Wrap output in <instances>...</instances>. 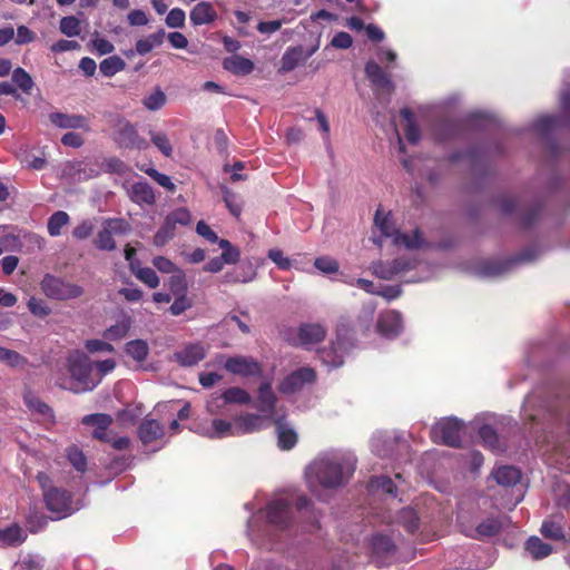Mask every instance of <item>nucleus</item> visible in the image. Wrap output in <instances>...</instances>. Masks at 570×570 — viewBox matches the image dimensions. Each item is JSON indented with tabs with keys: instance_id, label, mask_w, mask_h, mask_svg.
Segmentation results:
<instances>
[{
	"instance_id": "aec40b11",
	"label": "nucleus",
	"mask_w": 570,
	"mask_h": 570,
	"mask_svg": "<svg viewBox=\"0 0 570 570\" xmlns=\"http://www.w3.org/2000/svg\"><path fill=\"white\" fill-rule=\"evenodd\" d=\"M49 119L52 125L62 129H83L88 130V120L81 115L51 112Z\"/></svg>"
},
{
	"instance_id": "473e14b6",
	"label": "nucleus",
	"mask_w": 570,
	"mask_h": 570,
	"mask_svg": "<svg viewBox=\"0 0 570 570\" xmlns=\"http://www.w3.org/2000/svg\"><path fill=\"white\" fill-rule=\"evenodd\" d=\"M495 481L503 487H511L517 484L521 479L520 471L511 465L499 466L493 472Z\"/></svg>"
},
{
	"instance_id": "39448f33",
	"label": "nucleus",
	"mask_w": 570,
	"mask_h": 570,
	"mask_svg": "<svg viewBox=\"0 0 570 570\" xmlns=\"http://www.w3.org/2000/svg\"><path fill=\"white\" fill-rule=\"evenodd\" d=\"M37 478L43 489L47 508L56 514L57 519L70 515L77 510V508L72 505L70 495L66 491L56 488L46 489L50 481L46 473L40 472Z\"/></svg>"
},
{
	"instance_id": "a19ab883",
	"label": "nucleus",
	"mask_w": 570,
	"mask_h": 570,
	"mask_svg": "<svg viewBox=\"0 0 570 570\" xmlns=\"http://www.w3.org/2000/svg\"><path fill=\"white\" fill-rule=\"evenodd\" d=\"M166 100L167 97L165 92L159 87H156L151 92L144 97L141 104L146 109L157 111L165 106Z\"/></svg>"
},
{
	"instance_id": "423d86ee",
	"label": "nucleus",
	"mask_w": 570,
	"mask_h": 570,
	"mask_svg": "<svg viewBox=\"0 0 570 570\" xmlns=\"http://www.w3.org/2000/svg\"><path fill=\"white\" fill-rule=\"evenodd\" d=\"M250 401L252 396L246 390L233 386L220 393H213L206 402V410L210 415H220L225 413L228 404L245 405Z\"/></svg>"
},
{
	"instance_id": "603ef678",
	"label": "nucleus",
	"mask_w": 570,
	"mask_h": 570,
	"mask_svg": "<svg viewBox=\"0 0 570 570\" xmlns=\"http://www.w3.org/2000/svg\"><path fill=\"white\" fill-rule=\"evenodd\" d=\"M150 139L153 144L159 149V151L166 156L170 157L173 155V146L169 141L167 134L163 131H149Z\"/></svg>"
},
{
	"instance_id": "9d476101",
	"label": "nucleus",
	"mask_w": 570,
	"mask_h": 570,
	"mask_svg": "<svg viewBox=\"0 0 570 570\" xmlns=\"http://www.w3.org/2000/svg\"><path fill=\"white\" fill-rule=\"evenodd\" d=\"M417 261L414 258L401 257L392 262L377 261L370 266L371 272L379 278L393 279L403 276L406 272L414 269Z\"/></svg>"
},
{
	"instance_id": "9b49d317",
	"label": "nucleus",
	"mask_w": 570,
	"mask_h": 570,
	"mask_svg": "<svg viewBox=\"0 0 570 570\" xmlns=\"http://www.w3.org/2000/svg\"><path fill=\"white\" fill-rule=\"evenodd\" d=\"M316 373L309 366L299 367L284 377L278 389L284 394H294L303 390L306 385L314 383Z\"/></svg>"
},
{
	"instance_id": "b1692460",
	"label": "nucleus",
	"mask_w": 570,
	"mask_h": 570,
	"mask_svg": "<svg viewBox=\"0 0 570 570\" xmlns=\"http://www.w3.org/2000/svg\"><path fill=\"white\" fill-rule=\"evenodd\" d=\"M276 395L268 382H264L258 387L257 405L258 411L267 417L275 414Z\"/></svg>"
},
{
	"instance_id": "5fc2aeb1",
	"label": "nucleus",
	"mask_w": 570,
	"mask_h": 570,
	"mask_svg": "<svg viewBox=\"0 0 570 570\" xmlns=\"http://www.w3.org/2000/svg\"><path fill=\"white\" fill-rule=\"evenodd\" d=\"M59 28L67 37H76L80 33V21L73 16L63 17L60 20Z\"/></svg>"
},
{
	"instance_id": "393cba45",
	"label": "nucleus",
	"mask_w": 570,
	"mask_h": 570,
	"mask_svg": "<svg viewBox=\"0 0 570 570\" xmlns=\"http://www.w3.org/2000/svg\"><path fill=\"white\" fill-rule=\"evenodd\" d=\"M217 18V12L210 2H198L190 11L189 19L194 26L212 23Z\"/></svg>"
},
{
	"instance_id": "4468645a",
	"label": "nucleus",
	"mask_w": 570,
	"mask_h": 570,
	"mask_svg": "<svg viewBox=\"0 0 570 570\" xmlns=\"http://www.w3.org/2000/svg\"><path fill=\"white\" fill-rule=\"evenodd\" d=\"M402 314L395 309H389L380 313L376 322V331L384 338H395L403 331Z\"/></svg>"
},
{
	"instance_id": "bf43d9fd",
	"label": "nucleus",
	"mask_w": 570,
	"mask_h": 570,
	"mask_svg": "<svg viewBox=\"0 0 570 570\" xmlns=\"http://www.w3.org/2000/svg\"><path fill=\"white\" fill-rule=\"evenodd\" d=\"M67 458L77 471L83 472L86 470L87 461L83 453L79 449L75 446L69 448Z\"/></svg>"
},
{
	"instance_id": "8fccbe9b",
	"label": "nucleus",
	"mask_w": 570,
	"mask_h": 570,
	"mask_svg": "<svg viewBox=\"0 0 570 570\" xmlns=\"http://www.w3.org/2000/svg\"><path fill=\"white\" fill-rule=\"evenodd\" d=\"M371 446L376 455L385 456L392 448V441L385 433L377 432L371 440Z\"/></svg>"
},
{
	"instance_id": "e2e57ef3",
	"label": "nucleus",
	"mask_w": 570,
	"mask_h": 570,
	"mask_svg": "<svg viewBox=\"0 0 570 570\" xmlns=\"http://www.w3.org/2000/svg\"><path fill=\"white\" fill-rule=\"evenodd\" d=\"M267 256L279 269L287 271L292 267V261L278 248L269 249Z\"/></svg>"
},
{
	"instance_id": "5701e85b",
	"label": "nucleus",
	"mask_w": 570,
	"mask_h": 570,
	"mask_svg": "<svg viewBox=\"0 0 570 570\" xmlns=\"http://www.w3.org/2000/svg\"><path fill=\"white\" fill-rule=\"evenodd\" d=\"M82 424L95 426L94 436L101 441H109L108 428L112 423V417L109 414L95 413L82 417Z\"/></svg>"
},
{
	"instance_id": "4d7b16f0",
	"label": "nucleus",
	"mask_w": 570,
	"mask_h": 570,
	"mask_svg": "<svg viewBox=\"0 0 570 570\" xmlns=\"http://www.w3.org/2000/svg\"><path fill=\"white\" fill-rule=\"evenodd\" d=\"M255 276H256L255 272L242 274L238 271L234 269V271L225 273L223 275L222 282L225 284L249 283L255 278Z\"/></svg>"
},
{
	"instance_id": "20e7f679",
	"label": "nucleus",
	"mask_w": 570,
	"mask_h": 570,
	"mask_svg": "<svg viewBox=\"0 0 570 570\" xmlns=\"http://www.w3.org/2000/svg\"><path fill=\"white\" fill-rule=\"evenodd\" d=\"M375 226L386 238H391L395 246L406 249H420L426 245V242L420 229H413L410 233L400 232L395 228L390 213L385 214L377 209L374 218Z\"/></svg>"
},
{
	"instance_id": "c85d7f7f",
	"label": "nucleus",
	"mask_w": 570,
	"mask_h": 570,
	"mask_svg": "<svg viewBox=\"0 0 570 570\" xmlns=\"http://www.w3.org/2000/svg\"><path fill=\"white\" fill-rule=\"evenodd\" d=\"M139 438L144 444L160 440L165 432L163 425L154 419L145 420L138 430Z\"/></svg>"
},
{
	"instance_id": "3c124183",
	"label": "nucleus",
	"mask_w": 570,
	"mask_h": 570,
	"mask_svg": "<svg viewBox=\"0 0 570 570\" xmlns=\"http://www.w3.org/2000/svg\"><path fill=\"white\" fill-rule=\"evenodd\" d=\"M175 230H176V226L169 219L165 218L163 226L158 229V232L154 236V244L157 247H163L171 238H174Z\"/></svg>"
},
{
	"instance_id": "052dcab7",
	"label": "nucleus",
	"mask_w": 570,
	"mask_h": 570,
	"mask_svg": "<svg viewBox=\"0 0 570 570\" xmlns=\"http://www.w3.org/2000/svg\"><path fill=\"white\" fill-rule=\"evenodd\" d=\"M479 434L487 446L494 451L499 450L498 435L493 428L490 425H483L481 426Z\"/></svg>"
},
{
	"instance_id": "a18cd8bd",
	"label": "nucleus",
	"mask_w": 570,
	"mask_h": 570,
	"mask_svg": "<svg viewBox=\"0 0 570 570\" xmlns=\"http://www.w3.org/2000/svg\"><path fill=\"white\" fill-rule=\"evenodd\" d=\"M402 118L406 121L405 137L411 144H416L421 138V131L414 121L413 114L410 109L401 110Z\"/></svg>"
},
{
	"instance_id": "f257e3e1",
	"label": "nucleus",
	"mask_w": 570,
	"mask_h": 570,
	"mask_svg": "<svg viewBox=\"0 0 570 570\" xmlns=\"http://www.w3.org/2000/svg\"><path fill=\"white\" fill-rule=\"evenodd\" d=\"M356 468V458L348 451H330L318 455L306 469L308 489L320 499L325 491L344 487Z\"/></svg>"
},
{
	"instance_id": "c03bdc74",
	"label": "nucleus",
	"mask_w": 570,
	"mask_h": 570,
	"mask_svg": "<svg viewBox=\"0 0 570 570\" xmlns=\"http://www.w3.org/2000/svg\"><path fill=\"white\" fill-rule=\"evenodd\" d=\"M17 157L23 166L36 170L42 169L47 164V160L42 155H32L27 148H21L18 151Z\"/></svg>"
},
{
	"instance_id": "0eeeda50",
	"label": "nucleus",
	"mask_w": 570,
	"mask_h": 570,
	"mask_svg": "<svg viewBox=\"0 0 570 570\" xmlns=\"http://www.w3.org/2000/svg\"><path fill=\"white\" fill-rule=\"evenodd\" d=\"M352 334L345 326L337 328L336 342L320 352V358L328 368H336L344 362V355L353 346Z\"/></svg>"
},
{
	"instance_id": "6ab92c4d",
	"label": "nucleus",
	"mask_w": 570,
	"mask_h": 570,
	"mask_svg": "<svg viewBox=\"0 0 570 570\" xmlns=\"http://www.w3.org/2000/svg\"><path fill=\"white\" fill-rule=\"evenodd\" d=\"M566 527L567 524L562 515H552L542 522L541 534L550 540L568 542L570 541V533Z\"/></svg>"
},
{
	"instance_id": "a211bd4d",
	"label": "nucleus",
	"mask_w": 570,
	"mask_h": 570,
	"mask_svg": "<svg viewBox=\"0 0 570 570\" xmlns=\"http://www.w3.org/2000/svg\"><path fill=\"white\" fill-rule=\"evenodd\" d=\"M196 432L209 439H225L235 435L234 419L227 421L216 417L210 424L197 425Z\"/></svg>"
},
{
	"instance_id": "412c9836",
	"label": "nucleus",
	"mask_w": 570,
	"mask_h": 570,
	"mask_svg": "<svg viewBox=\"0 0 570 570\" xmlns=\"http://www.w3.org/2000/svg\"><path fill=\"white\" fill-rule=\"evenodd\" d=\"M365 73L375 90L391 92L393 83L385 71L375 61H368L365 66Z\"/></svg>"
},
{
	"instance_id": "4be33fe9",
	"label": "nucleus",
	"mask_w": 570,
	"mask_h": 570,
	"mask_svg": "<svg viewBox=\"0 0 570 570\" xmlns=\"http://www.w3.org/2000/svg\"><path fill=\"white\" fill-rule=\"evenodd\" d=\"M206 356V350L202 344H188L180 351H177L174 355L176 362L181 366H193L204 360Z\"/></svg>"
},
{
	"instance_id": "f03ea898",
	"label": "nucleus",
	"mask_w": 570,
	"mask_h": 570,
	"mask_svg": "<svg viewBox=\"0 0 570 570\" xmlns=\"http://www.w3.org/2000/svg\"><path fill=\"white\" fill-rule=\"evenodd\" d=\"M264 513L258 511L247 523V535L258 547L269 548L267 537L269 529H285L292 520L291 503L286 498L279 497L272 500L267 505L266 521H263Z\"/></svg>"
},
{
	"instance_id": "e433bc0d",
	"label": "nucleus",
	"mask_w": 570,
	"mask_h": 570,
	"mask_svg": "<svg viewBox=\"0 0 570 570\" xmlns=\"http://www.w3.org/2000/svg\"><path fill=\"white\" fill-rule=\"evenodd\" d=\"M131 326V320L128 316H122L115 325H111L104 332V337L110 341L121 340L127 335Z\"/></svg>"
},
{
	"instance_id": "13d9d810",
	"label": "nucleus",
	"mask_w": 570,
	"mask_h": 570,
	"mask_svg": "<svg viewBox=\"0 0 570 570\" xmlns=\"http://www.w3.org/2000/svg\"><path fill=\"white\" fill-rule=\"evenodd\" d=\"M314 266L323 274H334L338 271L337 261L328 256L317 257Z\"/></svg>"
},
{
	"instance_id": "69168bd1",
	"label": "nucleus",
	"mask_w": 570,
	"mask_h": 570,
	"mask_svg": "<svg viewBox=\"0 0 570 570\" xmlns=\"http://www.w3.org/2000/svg\"><path fill=\"white\" fill-rule=\"evenodd\" d=\"M95 229V224L90 219L82 220L80 224H78L73 230L72 236L76 239L82 240L88 238Z\"/></svg>"
},
{
	"instance_id": "2eb2a0df",
	"label": "nucleus",
	"mask_w": 570,
	"mask_h": 570,
	"mask_svg": "<svg viewBox=\"0 0 570 570\" xmlns=\"http://www.w3.org/2000/svg\"><path fill=\"white\" fill-rule=\"evenodd\" d=\"M326 336V328L316 323L302 324L292 336L293 344L311 348L313 345L322 342Z\"/></svg>"
},
{
	"instance_id": "6e6552de",
	"label": "nucleus",
	"mask_w": 570,
	"mask_h": 570,
	"mask_svg": "<svg viewBox=\"0 0 570 570\" xmlns=\"http://www.w3.org/2000/svg\"><path fill=\"white\" fill-rule=\"evenodd\" d=\"M41 289L45 295L53 299H71L82 295V288L53 275L47 274L41 281Z\"/></svg>"
},
{
	"instance_id": "864d4df0",
	"label": "nucleus",
	"mask_w": 570,
	"mask_h": 570,
	"mask_svg": "<svg viewBox=\"0 0 570 570\" xmlns=\"http://www.w3.org/2000/svg\"><path fill=\"white\" fill-rule=\"evenodd\" d=\"M135 276L150 288H156L159 285V277L156 272L150 267L132 268Z\"/></svg>"
},
{
	"instance_id": "f3484780",
	"label": "nucleus",
	"mask_w": 570,
	"mask_h": 570,
	"mask_svg": "<svg viewBox=\"0 0 570 570\" xmlns=\"http://www.w3.org/2000/svg\"><path fill=\"white\" fill-rule=\"evenodd\" d=\"M266 417L264 414H255L243 412L238 415H235L234 426H235V435L242 436L245 434H252L263 430L266 426Z\"/></svg>"
},
{
	"instance_id": "f704fd0d",
	"label": "nucleus",
	"mask_w": 570,
	"mask_h": 570,
	"mask_svg": "<svg viewBox=\"0 0 570 570\" xmlns=\"http://www.w3.org/2000/svg\"><path fill=\"white\" fill-rule=\"evenodd\" d=\"M154 266L161 273L173 274V281H178L180 285L184 282V272L178 268L170 259L164 256H157L153 259Z\"/></svg>"
},
{
	"instance_id": "7c9ffc66",
	"label": "nucleus",
	"mask_w": 570,
	"mask_h": 570,
	"mask_svg": "<svg viewBox=\"0 0 570 570\" xmlns=\"http://www.w3.org/2000/svg\"><path fill=\"white\" fill-rule=\"evenodd\" d=\"M277 443L282 450H291L297 442L295 430L282 420L276 421Z\"/></svg>"
},
{
	"instance_id": "338daca9",
	"label": "nucleus",
	"mask_w": 570,
	"mask_h": 570,
	"mask_svg": "<svg viewBox=\"0 0 570 570\" xmlns=\"http://www.w3.org/2000/svg\"><path fill=\"white\" fill-rule=\"evenodd\" d=\"M371 490H382L387 494H394V484L387 476H376L370 482Z\"/></svg>"
},
{
	"instance_id": "a878e982",
	"label": "nucleus",
	"mask_w": 570,
	"mask_h": 570,
	"mask_svg": "<svg viewBox=\"0 0 570 570\" xmlns=\"http://www.w3.org/2000/svg\"><path fill=\"white\" fill-rule=\"evenodd\" d=\"M317 47H314L308 52H304V49L301 46L288 48L283 57H282V70L283 71H292L294 70L298 63L303 60L309 58L315 51Z\"/></svg>"
},
{
	"instance_id": "4c0bfd02",
	"label": "nucleus",
	"mask_w": 570,
	"mask_h": 570,
	"mask_svg": "<svg viewBox=\"0 0 570 570\" xmlns=\"http://www.w3.org/2000/svg\"><path fill=\"white\" fill-rule=\"evenodd\" d=\"M395 523L402 525L405 531L412 533L419 529V518L412 508L402 509L395 518Z\"/></svg>"
},
{
	"instance_id": "de8ad7c7",
	"label": "nucleus",
	"mask_w": 570,
	"mask_h": 570,
	"mask_svg": "<svg viewBox=\"0 0 570 570\" xmlns=\"http://www.w3.org/2000/svg\"><path fill=\"white\" fill-rule=\"evenodd\" d=\"M26 540V533L18 525L0 530V541L8 546L20 544Z\"/></svg>"
},
{
	"instance_id": "680f3d73",
	"label": "nucleus",
	"mask_w": 570,
	"mask_h": 570,
	"mask_svg": "<svg viewBox=\"0 0 570 570\" xmlns=\"http://www.w3.org/2000/svg\"><path fill=\"white\" fill-rule=\"evenodd\" d=\"M185 20V11L180 8H174L168 12L165 22L169 28H183Z\"/></svg>"
},
{
	"instance_id": "774afa93",
	"label": "nucleus",
	"mask_w": 570,
	"mask_h": 570,
	"mask_svg": "<svg viewBox=\"0 0 570 570\" xmlns=\"http://www.w3.org/2000/svg\"><path fill=\"white\" fill-rule=\"evenodd\" d=\"M116 367V362L112 358H107L104 361L94 362V371L95 376L99 377V382L101 379L112 372Z\"/></svg>"
},
{
	"instance_id": "f8f14e48",
	"label": "nucleus",
	"mask_w": 570,
	"mask_h": 570,
	"mask_svg": "<svg viewBox=\"0 0 570 570\" xmlns=\"http://www.w3.org/2000/svg\"><path fill=\"white\" fill-rule=\"evenodd\" d=\"M116 142L127 149H145L147 142L141 138L136 127L127 119L120 118L116 125L115 131Z\"/></svg>"
},
{
	"instance_id": "6e6d98bb",
	"label": "nucleus",
	"mask_w": 570,
	"mask_h": 570,
	"mask_svg": "<svg viewBox=\"0 0 570 570\" xmlns=\"http://www.w3.org/2000/svg\"><path fill=\"white\" fill-rule=\"evenodd\" d=\"M223 198L230 214L238 217L242 213V204L238 196L228 188H223Z\"/></svg>"
},
{
	"instance_id": "ea45409f",
	"label": "nucleus",
	"mask_w": 570,
	"mask_h": 570,
	"mask_svg": "<svg viewBox=\"0 0 570 570\" xmlns=\"http://www.w3.org/2000/svg\"><path fill=\"white\" fill-rule=\"evenodd\" d=\"M0 362L6 363L12 368H23L28 365V360L20 353L0 346Z\"/></svg>"
},
{
	"instance_id": "c756f323",
	"label": "nucleus",
	"mask_w": 570,
	"mask_h": 570,
	"mask_svg": "<svg viewBox=\"0 0 570 570\" xmlns=\"http://www.w3.org/2000/svg\"><path fill=\"white\" fill-rule=\"evenodd\" d=\"M223 67L236 76H246L254 70V62L242 56L233 55L224 59Z\"/></svg>"
},
{
	"instance_id": "ddd939ff",
	"label": "nucleus",
	"mask_w": 570,
	"mask_h": 570,
	"mask_svg": "<svg viewBox=\"0 0 570 570\" xmlns=\"http://www.w3.org/2000/svg\"><path fill=\"white\" fill-rule=\"evenodd\" d=\"M128 232V224L122 219H108L104 223L101 230L95 238V245L101 250H114L116 243L115 235H122Z\"/></svg>"
},
{
	"instance_id": "58836bf2",
	"label": "nucleus",
	"mask_w": 570,
	"mask_h": 570,
	"mask_svg": "<svg viewBox=\"0 0 570 570\" xmlns=\"http://www.w3.org/2000/svg\"><path fill=\"white\" fill-rule=\"evenodd\" d=\"M126 353L137 362H142L147 358L149 346L144 340H134L126 344Z\"/></svg>"
},
{
	"instance_id": "0e129e2a",
	"label": "nucleus",
	"mask_w": 570,
	"mask_h": 570,
	"mask_svg": "<svg viewBox=\"0 0 570 570\" xmlns=\"http://www.w3.org/2000/svg\"><path fill=\"white\" fill-rule=\"evenodd\" d=\"M376 305L373 302L366 303L363 305L362 311L358 315V322L362 327L368 328L374 318Z\"/></svg>"
},
{
	"instance_id": "49530a36",
	"label": "nucleus",
	"mask_w": 570,
	"mask_h": 570,
	"mask_svg": "<svg viewBox=\"0 0 570 570\" xmlns=\"http://www.w3.org/2000/svg\"><path fill=\"white\" fill-rule=\"evenodd\" d=\"M372 548L377 556L390 554L394 550V542L390 535L377 533L372 538Z\"/></svg>"
},
{
	"instance_id": "1a4fd4ad",
	"label": "nucleus",
	"mask_w": 570,
	"mask_h": 570,
	"mask_svg": "<svg viewBox=\"0 0 570 570\" xmlns=\"http://www.w3.org/2000/svg\"><path fill=\"white\" fill-rule=\"evenodd\" d=\"M462 423L455 417L443 419L434 424L431 429V438L433 442L459 446L461 441Z\"/></svg>"
},
{
	"instance_id": "bb28decb",
	"label": "nucleus",
	"mask_w": 570,
	"mask_h": 570,
	"mask_svg": "<svg viewBox=\"0 0 570 570\" xmlns=\"http://www.w3.org/2000/svg\"><path fill=\"white\" fill-rule=\"evenodd\" d=\"M129 198L138 205H154L156 202L153 187L146 181H138L131 185L128 190Z\"/></svg>"
},
{
	"instance_id": "2f4dec72",
	"label": "nucleus",
	"mask_w": 570,
	"mask_h": 570,
	"mask_svg": "<svg viewBox=\"0 0 570 570\" xmlns=\"http://www.w3.org/2000/svg\"><path fill=\"white\" fill-rule=\"evenodd\" d=\"M508 522L509 520L507 517L489 518L476 527V533L479 538L492 537L503 529Z\"/></svg>"
},
{
	"instance_id": "c9c22d12",
	"label": "nucleus",
	"mask_w": 570,
	"mask_h": 570,
	"mask_svg": "<svg viewBox=\"0 0 570 570\" xmlns=\"http://www.w3.org/2000/svg\"><path fill=\"white\" fill-rule=\"evenodd\" d=\"M525 550L533 559L539 560L548 557L552 552V547L538 537H531L525 543Z\"/></svg>"
},
{
	"instance_id": "7ed1b4c3",
	"label": "nucleus",
	"mask_w": 570,
	"mask_h": 570,
	"mask_svg": "<svg viewBox=\"0 0 570 570\" xmlns=\"http://www.w3.org/2000/svg\"><path fill=\"white\" fill-rule=\"evenodd\" d=\"M67 367L70 379L57 381L60 387L82 393L94 390L99 384V377L95 376L94 362L83 352H71L67 357Z\"/></svg>"
},
{
	"instance_id": "37998d69",
	"label": "nucleus",
	"mask_w": 570,
	"mask_h": 570,
	"mask_svg": "<svg viewBox=\"0 0 570 570\" xmlns=\"http://www.w3.org/2000/svg\"><path fill=\"white\" fill-rule=\"evenodd\" d=\"M125 67L126 62L119 56H110L100 62L99 70L105 77H112Z\"/></svg>"
},
{
	"instance_id": "72a5a7b5",
	"label": "nucleus",
	"mask_w": 570,
	"mask_h": 570,
	"mask_svg": "<svg viewBox=\"0 0 570 570\" xmlns=\"http://www.w3.org/2000/svg\"><path fill=\"white\" fill-rule=\"evenodd\" d=\"M70 223L69 215L63 210L55 212L48 219L47 229L51 237L61 235L62 228L68 226Z\"/></svg>"
},
{
	"instance_id": "dca6fc26",
	"label": "nucleus",
	"mask_w": 570,
	"mask_h": 570,
	"mask_svg": "<svg viewBox=\"0 0 570 570\" xmlns=\"http://www.w3.org/2000/svg\"><path fill=\"white\" fill-rule=\"evenodd\" d=\"M224 367L234 375L243 377L257 376L262 373L261 364L250 356H232L225 361Z\"/></svg>"
},
{
	"instance_id": "09e8293b",
	"label": "nucleus",
	"mask_w": 570,
	"mask_h": 570,
	"mask_svg": "<svg viewBox=\"0 0 570 570\" xmlns=\"http://www.w3.org/2000/svg\"><path fill=\"white\" fill-rule=\"evenodd\" d=\"M12 82L27 95L31 94L35 86L32 77L20 67L13 70Z\"/></svg>"
},
{
	"instance_id": "cd10ccee",
	"label": "nucleus",
	"mask_w": 570,
	"mask_h": 570,
	"mask_svg": "<svg viewBox=\"0 0 570 570\" xmlns=\"http://www.w3.org/2000/svg\"><path fill=\"white\" fill-rule=\"evenodd\" d=\"M99 171L86 161L68 163L63 169V175L70 176L73 180H86L98 176Z\"/></svg>"
},
{
	"instance_id": "79ce46f5",
	"label": "nucleus",
	"mask_w": 570,
	"mask_h": 570,
	"mask_svg": "<svg viewBox=\"0 0 570 570\" xmlns=\"http://www.w3.org/2000/svg\"><path fill=\"white\" fill-rule=\"evenodd\" d=\"M23 401L30 411L42 415L45 419L52 420L53 415L51 409L33 394L26 393Z\"/></svg>"
}]
</instances>
